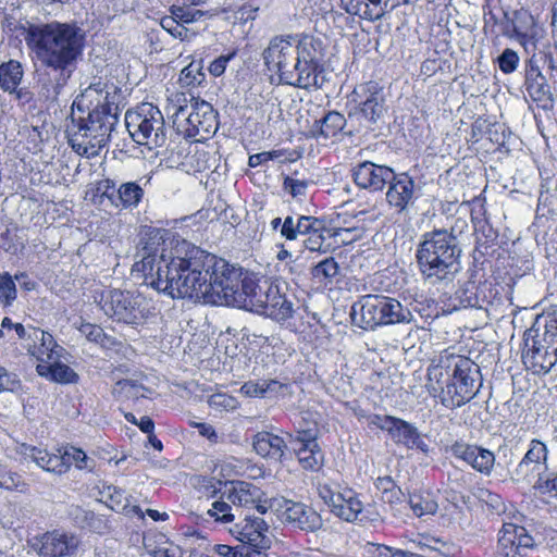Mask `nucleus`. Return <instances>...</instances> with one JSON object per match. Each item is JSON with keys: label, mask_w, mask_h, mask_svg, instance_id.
Segmentation results:
<instances>
[{"label": "nucleus", "mask_w": 557, "mask_h": 557, "mask_svg": "<svg viewBox=\"0 0 557 557\" xmlns=\"http://www.w3.org/2000/svg\"><path fill=\"white\" fill-rule=\"evenodd\" d=\"M28 338L40 342V346L37 348L38 357H44L45 360L60 359L62 357L64 348L57 344L50 333L39 329H30Z\"/></svg>", "instance_id": "obj_36"}, {"label": "nucleus", "mask_w": 557, "mask_h": 557, "mask_svg": "<svg viewBox=\"0 0 557 557\" xmlns=\"http://www.w3.org/2000/svg\"><path fill=\"white\" fill-rule=\"evenodd\" d=\"M82 97L90 102L96 99L97 104L86 117L72 115L67 136L69 144L78 154L90 158L98 156L108 144L119 120V107L109 101V92L103 90L100 82L88 86Z\"/></svg>", "instance_id": "obj_3"}, {"label": "nucleus", "mask_w": 557, "mask_h": 557, "mask_svg": "<svg viewBox=\"0 0 557 557\" xmlns=\"http://www.w3.org/2000/svg\"><path fill=\"white\" fill-rule=\"evenodd\" d=\"M519 63V55L512 49H505L498 57V66L503 73L509 74L516 71Z\"/></svg>", "instance_id": "obj_55"}, {"label": "nucleus", "mask_w": 557, "mask_h": 557, "mask_svg": "<svg viewBox=\"0 0 557 557\" xmlns=\"http://www.w3.org/2000/svg\"><path fill=\"white\" fill-rule=\"evenodd\" d=\"M205 77L200 63L191 62L181 71L180 83L184 87H194L200 85Z\"/></svg>", "instance_id": "obj_46"}, {"label": "nucleus", "mask_w": 557, "mask_h": 557, "mask_svg": "<svg viewBox=\"0 0 557 557\" xmlns=\"http://www.w3.org/2000/svg\"><path fill=\"white\" fill-rule=\"evenodd\" d=\"M140 270L150 276V285L173 299H191L195 302L219 306L228 271V262L199 247L188 248L185 256L166 260L163 255L145 252Z\"/></svg>", "instance_id": "obj_1"}, {"label": "nucleus", "mask_w": 557, "mask_h": 557, "mask_svg": "<svg viewBox=\"0 0 557 557\" xmlns=\"http://www.w3.org/2000/svg\"><path fill=\"white\" fill-rule=\"evenodd\" d=\"M280 156L281 153L275 150L259 152L249 157L248 164L251 168H257L258 165L278 158Z\"/></svg>", "instance_id": "obj_64"}, {"label": "nucleus", "mask_w": 557, "mask_h": 557, "mask_svg": "<svg viewBox=\"0 0 557 557\" xmlns=\"http://www.w3.org/2000/svg\"><path fill=\"white\" fill-rule=\"evenodd\" d=\"M325 233L330 231L325 227L322 220L310 216L307 223V230H304L301 236H305L304 246L312 252L326 253L331 249V244L326 243Z\"/></svg>", "instance_id": "obj_33"}, {"label": "nucleus", "mask_w": 557, "mask_h": 557, "mask_svg": "<svg viewBox=\"0 0 557 557\" xmlns=\"http://www.w3.org/2000/svg\"><path fill=\"white\" fill-rule=\"evenodd\" d=\"M82 335H84L89 342L103 345L107 335L103 330L96 324L82 323L78 327Z\"/></svg>", "instance_id": "obj_56"}, {"label": "nucleus", "mask_w": 557, "mask_h": 557, "mask_svg": "<svg viewBox=\"0 0 557 557\" xmlns=\"http://www.w3.org/2000/svg\"><path fill=\"white\" fill-rule=\"evenodd\" d=\"M257 313L264 314L277 322L286 321L294 314V301L288 298L280 284L268 280L261 310Z\"/></svg>", "instance_id": "obj_23"}, {"label": "nucleus", "mask_w": 557, "mask_h": 557, "mask_svg": "<svg viewBox=\"0 0 557 557\" xmlns=\"http://www.w3.org/2000/svg\"><path fill=\"white\" fill-rule=\"evenodd\" d=\"M453 367L451 377L440 394L441 403L446 408H458L475 397L482 383L480 368L469 358L457 356L448 360Z\"/></svg>", "instance_id": "obj_7"}, {"label": "nucleus", "mask_w": 557, "mask_h": 557, "mask_svg": "<svg viewBox=\"0 0 557 557\" xmlns=\"http://www.w3.org/2000/svg\"><path fill=\"white\" fill-rule=\"evenodd\" d=\"M232 534L240 541L243 546L269 548L270 540L267 536L268 524L262 518L246 517L231 530Z\"/></svg>", "instance_id": "obj_27"}, {"label": "nucleus", "mask_w": 557, "mask_h": 557, "mask_svg": "<svg viewBox=\"0 0 557 557\" xmlns=\"http://www.w3.org/2000/svg\"><path fill=\"white\" fill-rule=\"evenodd\" d=\"M534 488L543 494H557V473H552L546 478H544L543 474H540L534 483Z\"/></svg>", "instance_id": "obj_58"}, {"label": "nucleus", "mask_w": 557, "mask_h": 557, "mask_svg": "<svg viewBox=\"0 0 557 557\" xmlns=\"http://www.w3.org/2000/svg\"><path fill=\"white\" fill-rule=\"evenodd\" d=\"M288 449L295 454L304 470L318 471L323 467L324 454L313 430H301L296 434H288Z\"/></svg>", "instance_id": "obj_18"}, {"label": "nucleus", "mask_w": 557, "mask_h": 557, "mask_svg": "<svg viewBox=\"0 0 557 557\" xmlns=\"http://www.w3.org/2000/svg\"><path fill=\"white\" fill-rule=\"evenodd\" d=\"M208 515L211 518H214L215 521H220L222 523L232 522L235 518L232 512L230 502L226 497H222V495L211 504V507L208 509Z\"/></svg>", "instance_id": "obj_45"}, {"label": "nucleus", "mask_w": 557, "mask_h": 557, "mask_svg": "<svg viewBox=\"0 0 557 557\" xmlns=\"http://www.w3.org/2000/svg\"><path fill=\"white\" fill-rule=\"evenodd\" d=\"M263 491L255 484L246 481H230L224 483L222 497L234 506L240 508H255L260 513H265L270 507V500L264 498Z\"/></svg>", "instance_id": "obj_19"}, {"label": "nucleus", "mask_w": 557, "mask_h": 557, "mask_svg": "<svg viewBox=\"0 0 557 557\" xmlns=\"http://www.w3.org/2000/svg\"><path fill=\"white\" fill-rule=\"evenodd\" d=\"M236 52L233 51L225 55H220L215 60H213L209 65V72L215 77L221 76L225 70L227 63L235 57Z\"/></svg>", "instance_id": "obj_59"}, {"label": "nucleus", "mask_w": 557, "mask_h": 557, "mask_svg": "<svg viewBox=\"0 0 557 557\" xmlns=\"http://www.w3.org/2000/svg\"><path fill=\"white\" fill-rule=\"evenodd\" d=\"M387 185L386 201L398 212H404L413 206L419 197L416 182L407 173L394 172V178Z\"/></svg>", "instance_id": "obj_24"}, {"label": "nucleus", "mask_w": 557, "mask_h": 557, "mask_svg": "<svg viewBox=\"0 0 557 557\" xmlns=\"http://www.w3.org/2000/svg\"><path fill=\"white\" fill-rule=\"evenodd\" d=\"M547 446L540 440H532L528 451L516 469V474L527 481H530L529 478L533 474L537 476L543 474L547 470Z\"/></svg>", "instance_id": "obj_29"}, {"label": "nucleus", "mask_w": 557, "mask_h": 557, "mask_svg": "<svg viewBox=\"0 0 557 557\" xmlns=\"http://www.w3.org/2000/svg\"><path fill=\"white\" fill-rule=\"evenodd\" d=\"M78 544L76 536L52 531L37 537L33 547L39 557H69L76 553Z\"/></svg>", "instance_id": "obj_22"}, {"label": "nucleus", "mask_w": 557, "mask_h": 557, "mask_svg": "<svg viewBox=\"0 0 557 557\" xmlns=\"http://www.w3.org/2000/svg\"><path fill=\"white\" fill-rule=\"evenodd\" d=\"M352 177L359 187L381 191L394 178V171L388 166L364 161L354 168Z\"/></svg>", "instance_id": "obj_25"}, {"label": "nucleus", "mask_w": 557, "mask_h": 557, "mask_svg": "<svg viewBox=\"0 0 557 557\" xmlns=\"http://www.w3.org/2000/svg\"><path fill=\"white\" fill-rule=\"evenodd\" d=\"M288 438L262 431L258 432L252 441L255 451L263 458L278 461L288 449Z\"/></svg>", "instance_id": "obj_32"}, {"label": "nucleus", "mask_w": 557, "mask_h": 557, "mask_svg": "<svg viewBox=\"0 0 557 557\" xmlns=\"http://www.w3.org/2000/svg\"><path fill=\"white\" fill-rule=\"evenodd\" d=\"M434 550H437L445 557H457L460 553L459 547L454 543H448L442 540H434Z\"/></svg>", "instance_id": "obj_62"}, {"label": "nucleus", "mask_w": 557, "mask_h": 557, "mask_svg": "<svg viewBox=\"0 0 557 557\" xmlns=\"http://www.w3.org/2000/svg\"><path fill=\"white\" fill-rule=\"evenodd\" d=\"M20 478L0 465V487L13 490L17 486Z\"/></svg>", "instance_id": "obj_63"}, {"label": "nucleus", "mask_w": 557, "mask_h": 557, "mask_svg": "<svg viewBox=\"0 0 557 557\" xmlns=\"http://www.w3.org/2000/svg\"><path fill=\"white\" fill-rule=\"evenodd\" d=\"M125 126L132 139L150 150L166 143L165 123L162 112L152 103L144 102L125 114Z\"/></svg>", "instance_id": "obj_9"}, {"label": "nucleus", "mask_w": 557, "mask_h": 557, "mask_svg": "<svg viewBox=\"0 0 557 557\" xmlns=\"http://www.w3.org/2000/svg\"><path fill=\"white\" fill-rule=\"evenodd\" d=\"M25 40L42 66L59 73L54 94L70 78L84 48V34L75 24L51 22L32 25Z\"/></svg>", "instance_id": "obj_2"}, {"label": "nucleus", "mask_w": 557, "mask_h": 557, "mask_svg": "<svg viewBox=\"0 0 557 557\" xmlns=\"http://www.w3.org/2000/svg\"><path fill=\"white\" fill-rule=\"evenodd\" d=\"M62 449V459L64 461V466L66 468V473L74 466L78 470L91 472L96 467V460L77 447L74 446H65L61 447Z\"/></svg>", "instance_id": "obj_38"}, {"label": "nucleus", "mask_w": 557, "mask_h": 557, "mask_svg": "<svg viewBox=\"0 0 557 557\" xmlns=\"http://www.w3.org/2000/svg\"><path fill=\"white\" fill-rule=\"evenodd\" d=\"M209 406L216 410H235L238 401L235 397L227 394H213L209 398Z\"/></svg>", "instance_id": "obj_53"}, {"label": "nucleus", "mask_w": 557, "mask_h": 557, "mask_svg": "<svg viewBox=\"0 0 557 557\" xmlns=\"http://www.w3.org/2000/svg\"><path fill=\"white\" fill-rule=\"evenodd\" d=\"M168 110L173 125L185 138L202 141L218 129V113L205 100L188 99L184 92H176L170 98Z\"/></svg>", "instance_id": "obj_5"}, {"label": "nucleus", "mask_w": 557, "mask_h": 557, "mask_svg": "<svg viewBox=\"0 0 557 557\" xmlns=\"http://www.w3.org/2000/svg\"><path fill=\"white\" fill-rule=\"evenodd\" d=\"M101 500L112 510L126 516L144 517V512L137 505H131V496L125 491L112 484H103L99 491Z\"/></svg>", "instance_id": "obj_31"}, {"label": "nucleus", "mask_w": 557, "mask_h": 557, "mask_svg": "<svg viewBox=\"0 0 557 557\" xmlns=\"http://www.w3.org/2000/svg\"><path fill=\"white\" fill-rule=\"evenodd\" d=\"M24 71L16 60H10L0 64V88L13 94L22 82Z\"/></svg>", "instance_id": "obj_37"}, {"label": "nucleus", "mask_w": 557, "mask_h": 557, "mask_svg": "<svg viewBox=\"0 0 557 557\" xmlns=\"http://www.w3.org/2000/svg\"><path fill=\"white\" fill-rule=\"evenodd\" d=\"M347 120L343 114L337 111H330L321 120L314 122L312 132L324 138H332L344 129Z\"/></svg>", "instance_id": "obj_35"}, {"label": "nucleus", "mask_w": 557, "mask_h": 557, "mask_svg": "<svg viewBox=\"0 0 557 557\" xmlns=\"http://www.w3.org/2000/svg\"><path fill=\"white\" fill-rule=\"evenodd\" d=\"M100 307L109 318L132 325L141 324L149 314L144 297L120 289L103 293Z\"/></svg>", "instance_id": "obj_10"}, {"label": "nucleus", "mask_w": 557, "mask_h": 557, "mask_svg": "<svg viewBox=\"0 0 557 557\" xmlns=\"http://www.w3.org/2000/svg\"><path fill=\"white\" fill-rule=\"evenodd\" d=\"M147 391L148 389L145 386L137 384L132 380H121L115 384L113 394L120 399L137 400L146 397L145 393Z\"/></svg>", "instance_id": "obj_43"}, {"label": "nucleus", "mask_w": 557, "mask_h": 557, "mask_svg": "<svg viewBox=\"0 0 557 557\" xmlns=\"http://www.w3.org/2000/svg\"><path fill=\"white\" fill-rule=\"evenodd\" d=\"M524 87L528 96L542 109L552 110L557 94V83L547 78L541 71L535 55L525 65Z\"/></svg>", "instance_id": "obj_16"}, {"label": "nucleus", "mask_w": 557, "mask_h": 557, "mask_svg": "<svg viewBox=\"0 0 557 557\" xmlns=\"http://www.w3.org/2000/svg\"><path fill=\"white\" fill-rule=\"evenodd\" d=\"M518 18L531 25V29L528 33L518 30V41L524 47L528 53H534L537 49V41L542 37V29L536 26L533 16L530 14L518 15Z\"/></svg>", "instance_id": "obj_41"}, {"label": "nucleus", "mask_w": 557, "mask_h": 557, "mask_svg": "<svg viewBox=\"0 0 557 557\" xmlns=\"http://www.w3.org/2000/svg\"><path fill=\"white\" fill-rule=\"evenodd\" d=\"M345 10L354 15H359L369 20H379L383 15L382 10H371L368 0H341Z\"/></svg>", "instance_id": "obj_44"}, {"label": "nucleus", "mask_w": 557, "mask_h": 557, "mask_svg": "<svg viewBox=\"0 0 557 557\" xmlns=\"http://www.w3.org/2000/svg\"><path fill=\"white\" fill-rule=\"evenodd\" d=\"M372 557H407V553L401 549H395L393 547L376 544L373 545L371 550Z\"/></svg>", "instance_id": "obj_60"}, {"label": "nucleus", "mask_w": 557, "mask_h": 557, "mask_svg": "<svg viewBox=\"0 0 557 557\" xmlns=\"http://www.w3.org/2000/svg\"><path fill=\"white\" fill-rule=\"evenodd\" d=\"M454 232L455 227L435 228L421 236L416 258L425 283L444 288L460 273L461 249Z\"/></svg>", "instance_id": "obj_4"}, {"label": "nucleus", "mask_w": 557, "mask_h": 557, "mask_svg": "<svg viewBox=\"0 0 557 557\" xmlns=\"http://www.w3.org/2000/svg\"><path fill=\"white\" fill-rule=\"evenodd\" d=\"M409 505L417 517L434 515L437 511L438 504L435 495L429 491L413 493L409 496Z\"/></svg>", "instance_id": "obj_39"}, {"label": "nucleus", "mask_w": 557, "mask_h": 557, "mask_svg": "<svg viewBox=\"0 0 557 557\" xmlns=\"http://www.w3.org/2000/svg\"><path fill=\"white\" fill-rule=\"evenodd\" d=\"M534 540L524 527L503 520L498 539V552L504 557H523L533 548Z\"/></svg>", "instance_id": "obj_21"}, {"label": "nucleus", "mask_w": 557, "mask_h": 557, "mask_svg": "<svg viewBox=\"0 0 557 557\" xmlns=\"http://www.w3.org/2000/svg\"><path fill=\"white\" fill-rule=\"evenodd\" d=\"M310 273L319 283L327 285L339 275V265L333 257H326L313 265Z\"/></svg>", "instance_id": "obj_40"}, {"label": "nucleus", "mask_w": 557, "mask_h": 557, "mask_svg": "<svg viewBox=\"0 0 557 557\" xmlns=\"http://www.w3.org/2000/svg\"><path fill=\"white\" fill-rule=\"evenodd\" d=\"M242 275L240 268L228 264L219 306H230L258 312L261 310L268 280H257L248 275L242 277Z\"/></svg>", "instance_id": "obj_8"}, {"label": "nucleus", "mask_w": 557, "mask_h": 557, "mask_svg": "<svg viewBox=\"0 0 557 557\" xmlns=\"http://www.w3.org/2000/svg\"><path fill=\"white\" fill-rule=\"evenodd\" d=\"M98 190L119 210H134L145 197L139 182H125L116 186L114 181L107 178L99 183Z\"/></svg>", "instance_id": "obj_20"}, {"label": "nucleus", "mask_w": 557, "mask_h": 557, "mask_svg": "<svg viewBox=\"0 0 557 557\" xmlns=\"http://www.w3.org/2000/svg\"><path fill=\"white\" fill-rule=\"evenodd\" d=\"M478 498L486 505L487 509L492 513L498 516L506 515V505L498 494L493 493L487 488H480L478 491Z\"/></svg>", "instance_id": "obj_47"}, {"label": "nucleus", "mask_w": 557, "mask_h": 557, "mask_svg": "<svg viewBox=\"0 0 557 557\" xmlns=\"http://www.w3.org/2000/svg\"><path fill=\"white\" fill-rule=\"evenodd\" d=\"M17 453L53 475L61 476L66 473L61 448H58L55 451H49L46 448L22 444L18 446Z\"/></svg>", "instance_id": "obj_28"}, {"label": "nucleus", "mask_w": 557, "mask_h": 557, "mask_svg": "<svg viewBox=\"0 0 557 557\" xmlns=\"http://www.w3.org/2000/svg\"><path fill=\"white\" fill-rule=\"evenodd\" d=\"M277 381H260V382H247L243 385L242 391L250 397H264L268 391H274L278 387Z\"/></svg>", "instance_id": "obj_49"}, {"label": "nucleus", "mask_w": 557, "mask_h": 557, "mask_svg": "<svg viewBox=\"0 0 557 557\" xmlns=\"http://www.w3.org/2000/svg\"><path fill=\"white\" fill-rule=\"evenodd\" d=\"M172 14L183 24H190L203 16V12L194 8H174Z\"/></svg>", "instance_id": "obj_57"}, {"label": "nucleus", "mask_w": 557, "mask_h": 557, "mask_svg": "<svg viewBox=\"0 0 557 557\" xmlns=\"http://www.w3.org/2000/svg\"><path fill=\"white\" fill-rule=\"evenodd\" d=\"M523 362L532 369L535 374H547L557 362V349L549 351L548 348L537 345L533 339L530 346L525 339V349L522 354Z\"/></svg>", "instance_id": "obj_30"}, {"label": "nucleus", "mask_w": 557, "mask_h": 557, "mask_svg": "<svg viewBox=\"0 0 557 557\" xmlns=\"http://www.w3.org/2000/svg\"><path fill=\"white\" fill-rule=\"evenodd\" d=\"M16 286L9 273L0 274V302L10 306L16 299Z\"/></svg>", "instance_id": "obj_51"}, {"label": "nucleus", "mask_w": 557, "mask_h": 557, "mask_svg": "<svg viewBox=\"0 0 557 557\" xmlns=\"http://www.w3.org/2000/svg\"><path fill=\"white\" fill-rule=\"evenodd\" d=\"M265 66L278 73L283 83L297 86L299 78L295 59H297L296 36L280 35L273 37L262 52Z\"/></svg>", "instance_id": "obj_11"}, {"label": "nucleus", "mask_w": 557, "mask_h": 557, "mask_svg": "<svg viewBox=\"0 0 557 557\" xmlns=\"http://www.w3.org/2000/svg\"><path fill=\"white\" fill-rule=\"evenodd\" d=\"M351 321L363 330L409 324L413 321L410 309L399 300L383 295H364L351 307Z\"/></svg>", "instance_id": "obj_6"}, {"label": "nucleus", "mask_w": 557, "mask_h": 557, "mask_svg": "<svg viewBox=\"0 0 557 557\" xmlns=\"http://www.w3.org/2000/svg\"><path fill=\"white\" fill-rule=\"evenodd\" d=\"M450 451L455 458L467 462L480 473L485 475L492 473L495 463L493 451L465 442H455L450 447Z\"/></svg>", "instance_id": "obj_26"}, {"label": "nucleus", "mask_w": 557, "mask_h": 557, "mask_svg": "<svg viewBox=\"0 0 557 557\" xmlns=\"http://www.w3.org/2000/svg\"><path fill=\"white\" fill-rule=\"evenodd\" d=\"M451 358H448L446 360L447 364H443V362L438 364H433L429 367L428 369V379H429V389L433 392H437V389L442 391V384L443 379L447 376L446 382L451 377V374L448 373L447 368L448 367V360Z\"/></svg>", "instance_id": "obj_48"}, {"label": "nucleus", "mask_w": 557, "mask_h": 557, "mask_svg": "<svg viewBox=\"0 0 557 557\" xmlns=\"http://www.w3.org/2000/svg\"><path fill=\"white\" fill-rule=\"evenodd\" d=\"M456 296L459 299L461 307H475L479 304L474 282L469 281L462 287L458 288Z\"/></svg>", "instance_id": "obj_52"}, {"label": "nucleus", "mask_w": 557, "mask_h": 557, "mask_svg": "<svg viewBox=\"0 0 557 557\" xmlns=\"http://www.w3.org/2000/svg\"><path fill=\"white\" fill-rule=\"evenodd\" d=\"M270 507L280 513L284 522L294 528L313 532L322 527L321 516L304 503L276 497L270 499Z\"/></svg>", "instance_id": "obj_15"}, {"label": "nucleus", "mask_w": 557, "mask_h": 557, "mask_svg": "<svg viewBox=\"0 0 557 557\" xmlns=\"http://www.w3.org/2000/svg\"><path fill=\"white\" fill-rule=\"evenodd\" d=\"M37 358L40 360L36 368L39 375L63 384L76 382L77 374L69 366L60 362V359L45 360L44 357Z\"/></svg>", "instance_id": "obj_34"}, {"label": "nucleus", "mask_w": 557, "mask_h": 557, "mask_svg": "<svg viewBox=\"0 0 557 557\" xmlns=\"http://www.w3.org/2000/svg\"><path fill=\"white\" fill-rule=\"evenodd\" d=\"M311 215H299L297 220L288 215L284 219L281 225V236L287 240H295L299 235H302L304 230H307V223Z\"/></svg>", "instance_id": "obj_42"}, {"label": "nucleus", "mask_w": 557, "mask_h": 557, "mask_svg": "<svg viewBox=\"0 0 557 557\" xmlns=\"http://www.w3.org/2000/svg\"><path fill=\"white\" fill-rule=\"evenodd\" d=\"M18 380L15 374L9 373L0 367V393L3 391H14L18 386Z\"/></svg>", "instance_id": "obj_61"}, {"label": "nucleus", "mask_w": 557, "mask_h": 557, "mask_svg": "<svg viewBox=\"0 0 557 557\" xmlns=\"http://www.w3.org/2000/svg\"><path fill=\"white\" fill-rule=\"evenodd\" d=\"M321 42L312 36L296 37L297 59L295 64L299 78L296 79L297 87L309 88L319 86L318 75V52Z\"/></svg>", "instance_id": "obj_17"}, {"label": "nucleus", "mask_w": 557, "mask_h": 557, "mask_svg": "<svg viewBox=\"0 0 557 557\" xmlns=\"http://www.w3.org/2000/svg\"><path fill=\"white\" fill-rule=\"evenodd\" d=\"M368 425L385 431L397 445L422 453L429 451V445L422 440L418 429L408 421L388 414H371L368 417Z\"/></svg>", "instance_id": "obj_13"}, {"label": "nucleus", "mask_w": 557, "mask_h": 557, "mask_svg": "<svg viewBox=\"0 0 557 557\" xmlns=\"http://www.w3.org/2000/svg\"><path fill=\"white\" fill-rule=\"evenodd\" d=\"M350 102L355 104L348 114L349 119H358L367 124L376 123L385 112V99L382 88L374 82L360 84L350 94Z\"/></svg>", "instance_id": "obj_12"}, {"label": "nucleus", "mask_w": 557, "mask_h": 557, "mask_svg": "<svg viewBox=\"0 0 557 557\" xmlns=\"http://www.w3.org/2000/svg\"><path fill=\"white\" fill-rule=\"evenodd\" d=\"M318 494L331 512L345 521L357 520L362 511V502L351 488L338 490L329 483H319Z\"/></svg>", "instance_id": "obj_14"}, {"label": "nucleus", "mask_w": 557, "mask_h": 557, "mask_svg": "<svg viewBox=\"0 0 557 557\" xmlns=\"http://www.w3.org/2000/svg\"><path fill=\"white\" fill-rule=\"evenodd\" d=\"M283 188L286 193L290 194L293 198H301L306 196L308 182L286 176L283 182Z\"/></svg>", "instance_id": "obj_54"}, {"label": "nucleus", "mask_w": 557, "mask_h": 557, "mask_svg": "<svg viewBox=\"0 0 557 557\" xmlns=\"http://www.w3.org/2000/svg\"><path fill=\"white\" fill-rule=\"evenodd\" d=\"M552 26L556 39L554 44V51L545 54V64L549 73V79L557 83V8L553 12Z\"/></svg>", "instance_id": "obj_50"}]
</instances>
